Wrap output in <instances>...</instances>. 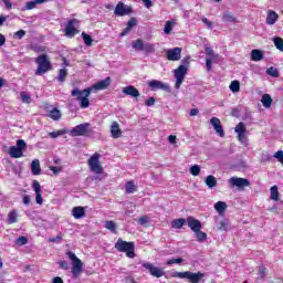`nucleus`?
I'll return each instance as SVG.
<instances>
[{"mask_svg":"<svg viewBox=\"0 0 283 283\" xmlns=\"http://www.w3.org/2000/svg\"><path fill=\"white\" fill-rule=\"evenodd\" d=\"M90 94H92V87H87L83 91L74 88L71 92V96H76V101L80 102V107H82V109H87V107H90Z\"/></svg>","mask_w":283,"mask_h":283,"instance_id":"obj_1","label":"nucleus"},{"mask_svg":"<svg viewBox=\"0 0 283 283\" xmlns=\"http://www.w3.org/2000/svg\"><path fill=\"white\" fill-rule=\"evenodd\" d=\"M116 251H119V253H126L127 258L134 259L136 258V244L134 242H127L123 239H118L115 243Z\"/></svg>","mask_w":283,"mask_h":283,"instance_id":"obj_2","label":"nucleus"},{"mask_svg":"<svg viewBox=\"0 0 283 283\" xmlns=\"http://www.w3.org/2000/svg\"><path fill=\"white\" fill-rule=\"evenodd\" d=\"M35 63L38 69L35 70V76H43V74H48L50 70H52V63L48 59V54H41L35 59Z\"/></svg>","mask_w":283,"mask_h":283,"instance_id":"obj_3","label":"nucleus"},{"mask_svg":"<svg viewBox=\"0 0 283 283\" xmlns=\"http://www.w3.org/2000/svg\"><path fill=\"white\" fill-rule=\"evenodd\" d=\"M171 277H179L180 280H189L190 283H199L202 277H205V273L202 272H190V271H186V272H172L171 273Z\"/></svg>","mask_w":283,"mask_h":283,"instance_id":"obj_4","label":"nucleus"},{"mask_svg":"<svg viewBox=\"0 0 283 283\" xmlns=\"http://www.w3.org/2000/svg\"><path fill=\"white\" fill-rule=\"evenodd\" d=\"M23 151H28V144L23 139H18L15 146L9 148L11 158H23Z\"/></svg>","mask_w":283,"mask_h":283,"instance_id":"obj_5","label":"nucleus"},{"mask_svg":"<svg viewBox=\"0 0 283 283\" xmlns=\"http://www.w3.org/2000/svg\"><path fill=\"white\" fill-rule=\"evenodd\" d=\"M66 255L71 260L73 265L72 268L73 277H78V275L83 273V261H81V259H78V256H76V254L72 251H69Z\"/></svg>","mask_w":283,"mask_h":283,"instance_id":"obj_6","label":"nucleus"},{"mask_svg":"<svg viewBox=\"0 0 283 283\" xmlns=\"http://www.w3.org/2000/svg\"><path fill=\"white\" fill-rule=\"evenodd\" d=\"M187 66H178L174 73H175V90H180V85H182V82L185 81V76H187Z\"/></svg>","mask_w":283,"mask_h":283,"instance_id":"obj_7","label":"nucleus"},{"mask_svg":"<svg viewBox=\"0 0 283 283\" xmlns=\"http://www.w3.org/2000/svg\"><path fill=\"white\" fill-rule=\"evenodd\" d=\"M101 158V155L94 154L88 159V167L93 174H103V167L101 166V161L98 159Z\"/></svg>","mask_w":283,"mask_h":283,"instance_id":"obj_8","label":"nucleus"},{"mask_svg":"<svg viewBox=\"0 0 283 283\" xmlns=\"http://www.w3.org/2000/svg\"><path fill=\"white\" fill-rule=\"evenodd\" d=\"M235 134H238V140L241 142V145H244L247 147V126L244 123L240 122L235 128H234Z\"/></svg>","mask_w":283,"mask_h":283,"instance_id":"obj_9","label":"nucleus"},{"mask_svg":"<svg viewBox=\"0 0 283 283\" xmlns=\"http://www.w3.org/2000/svg\"><path fill=\"white\" fill-rule=\"evenodd\" d=\"M229 185L231 187H238V189H244V187H251V181L247 178L231 177L229 179Z\"/></svg>","mask_w":283,"mask_h":283,"instance_id":"obj_10","label":"nucleus"},{"mask_svg":"<svg viewBox=\"0 0 283 283\" xmlns=\"http://www.w3.org/2000/svg\"><path fill=\"white\" fill-rule=\"evenodd\" d=\"M88 129H90V123L80 124L70 130V136L72 137L86 136Z\"/></svg>","mask_w":283,"mask_h":283,"instance_id":"obj_11","label":"nucleus"},{"mask_svg":"<svg viewBox=\"0 0 283 283\" xmlns=\"http://www.w3.org/2000/svg\"><path fill=\"white\" fill-rule=\"evenodd\" d=\"M127 14H132V7L126 6L123 2H118L114 10L115 17H127Z\"/></svg>","mask_w":283,"mask_h":283,"instance_id":"obj_12","label":"nucleus"},{"mask_svg":"<svg viewBox=\"0 0 283 283\" xmlns=\"http://www.w3.org/2000/svg\"><path fill=\"white\" fill-rule=\"evenodd\" d=\"M143 268L146 269L153 277H163V275H165V271H163V269L156 268L151 263H144Z\"/></svg>","mask_w":283,"mask_h":283,"instance_id":"obj_13","label":"nucleus"},{"mask_svg":"<svg viewBox=\"0 0 283 283\" xmlns=\"http://www.w3.org/2000/svg\"><path fill=\"white\" fill-rule=\"evenodd\" d=\"M148 87H150L153 92H156V90H163L164 92H169V84L163 83L158 80H153L148 82Z\"/></svg>","mask_w":283,"mask_h":283,"instance_id":"obj_14","label":"nucleus"},{"mask_svg":"<svg viewBox=\"0 0 283 283\" xmlns=\"http://www.w3.org/2000/svg\"><path fill=\"white\" fill-rule=\"evenodd\" d=\"M180 54H182V48H174L166 51L168 61H180Z\"/></svg>","mask_w":283,"mask_h":283,"instance_id":"obj_15","label":"nucleus"},{"mask_svg":"<svg viewBox=\"0 0 283 283\" xmlns=\"http://www.w3.org/2000/svg\"><path fill=\"white\" fill-rule=\"evenodd\" d=\"M75 23H78V21L76 19H72L67 22L66 27H65V34L66 36H76V34H78V31L76 29Z\"/></svg>","mask_w":283,"mask_h":283,"instance_id":"obj_16","label":"nucleus"},{"mask_svg":"<svg viewBox=\"0 0 283 283\" xmlns=\"http://www.w3.org/2000/svg\"><path fill=\"white\" fill-rule=\"evenodd\" d=\"M210 124L212 125L214 132L221 137L224 138V129L222 128V124L220 123V118L212 117L210 119Z\"/></svg>","mask_w":283,"mask_h":283,"instance_id":"obj_17","label":"nucleus"},{"mask_svg":"<svg viewBox=\"0 0 283 283\" xmlns=\"http://www.w3.org/2000/svg\"><path fill=\"white\" fill-rule=\"evenodd\" d=\"M187 223H188V227L191 229V231H193V233H196V231H200L202 229V223L200 222V220H198L193 217H188Z\"/></svg>","mask_w":283,"mask_h":283,"instance_id":"obj_18","label":"nucleus"},{"mask_svg":"<svg viewBox=\"0 0 283 283\" xmlns=\"http://www.w3.org/2000/svg\"><path fill=\"white\" fill-rule=\"evenodd\" d=\"M32 187L33 191L35 192L36 205H43V196L41 195V184L38 180H34Z\"/></svg>","mask_w":283,"mask_h":283,"instance_id":"obj_19","label":"nucleus"},{"mask_svg":"<svg viewBox=\"0 0 283 283\" xmlns=\"http://www.w3.org/2000/svg\"><path fill=\"white\" fill-rule=\"evenodd\" d=\"M109 85H112V77H106V78L95 83L93 85V87H91V88L96 90V91H103V90H107V87H109Z\"/></svg>","mask_w":283,"mask_h":283,"instance_id":"obj_20","label":"nucleus"},{"mask_svg":"<svg viewBox=\"0 0 283 283\" xmlns=\"http://www.w3.org/2000/svg\"><path fill=\"white\" fill-rule=\"evenodd\" d=\"M123 94H125L126 96H132L133 98H138V96H140V92L138 91V88L132 85L124 87Z\"/></svg>","mask_w":283,"mask_h":283,"instance_id":"obj_21","label":"nucleus"},{"mask_svg":"<svg viewBox=\"0 0 283 283\" xmlns=\"http://www.w3.org/2000/svg\"><path fill=\"white\" fill-rule=\"evenodd\" d=\"M277 19H280V15H277L275 11L269 10L265 23H268V25H275Z\"/></svg>","mask_w":283,"mask_h":283,"instance_id":"obj_22","label":"nucleus"},{"mask_svg":"<svg viewBox=\"0 0 283 283\" xmlns=\"http://www.w3.org/2000/svg\"><path fill=\"white\" fill-rule=\"evenodd\" d=\"M72 216L75 220H81V218H85V208L83 207H74L72 209Z\"/></svg>","mask_w":283,"mask_h":283,"instance_id":"obj_23","label":"nucleus"},{"mask_svg":"<svg viewBox=\"0 0 283 283\" xmlns=\"http://www.w3.org/2000/svg\"><path fill=\"white\" fill-rule=\"evenodd\" d=\"M264 59V52L259 49H254L251 51V61H262Z\"/></svg>","mask_w":283,"mask_h":283,"instance_id":"obj_24","label":"nucleus"},{"mask_svg":"<svg viewBox=\"0 0 283 283\" xmlns=\"http://www.w3.org/2000/svg\"><path fill=\"white\" fill-rule=\"evenodd\" d=\"M111 134H112L113 138H120V135L123 134V132L120 130V128L116 122L112 123Z\"/></svg>","mask_w":283,"mask_h":283,"instance_id":"obj_25","label":"nucleus"},{"mask_svg":"<svg viewBox=\"0 0 283 283\" xmlns=\"http://www.w3.org/2000/svg\"><path fill=\"white\" fill-rule=\"evenodd\" d=\"M31 171L33 176H39L41 174V163L39 161V159H34L31 163Z\"/></svg>","mask_w":283,"mask_h":283,"instance_id":"obj_26","label":"nucleus"},{"mask_svg":"<svg viewBox=\"0 0 283 283\" xmlns=\"http://www.w3.org/2000/svg\"><path fill=\"white\" fill-rule=\"evenodd\" d=\"M205 184L209 189H213V187H218V180L212 175H209L206 177Z\"/></svg>","mask_w":283,"mask_h":283,"instance_id":"obj_27","label":"nucleus"},{"mask_svg":"<svg viewBox=\"0 0 283 283\" xmlns=\"http://www.w3.org/2000/svg\"><path fill=\"white\" fill-rule=\"evenodd\" d=\"M206 55L208 56L207 59H211V61H220V55L216 54V52H213V49H211V46L206 48Z\"/></svg>","mask_w":283,"mask_h":283,"instance_id":"obj_28","label":"nucleus"},{"mask_svg":"<svg viewBox=\"0 0 283 283\" xmlns=\"http://www.w3.org/2000/svg\"><path fill=\"white\" fill-rule=\"evenodd\" d=\"M132 48L136 50V52H143L145 48V41H143L142 39H137L132 43Z\"/></svg>","mask_w":283,"mask_h":283,"instance_id":"obj_29","label":"nucleus"},{"mask_svg":"<svg viewBox=\"0 0 283 283\" xmlns=\"http://www.w3.org/2000/svg\"><path fill=\"white\" fill-rule=\"evenodd\" d=\"M45 1H48V0H33V1H29L25 4V10H34V8H36V6H41V3H45Z\"/></svg>","mask_w":283,"mask_h":283,"instance_id":"obj_30","label":"nucleus"},{"mask_svg":"<svg viewBox=\"0 0 283 283\" xmlns=\"http://www.w3.org/2000/svg\"><path fill=\"white\" fill-rule=\"evenodd\" d=\"M187 223V219H175L172 222H171V227L172 229H182V227H185V224Z\"/></svg>","mask_w":283,"mask_h":283,"instance_id":"obj_31","label":"nucleus"},{"mask_svg":"<svg viewBox=\"0 0 283 283\" xmlns=\"http://www.w3.org/2000/svg\"><path fill=\"white\" fill-rule=\"evenodd\" d=\"M49 118H52V120H60L61 119V111L59 108H53L48 114Z\"/></svg>","mask_w":283,"mask_h":283,"instance_id":"obj_32","label":"nucleus"},{"mask_svg":"<svg viewBox=\"0 0 283 283\" xmlns=\"http://www.w3.org/2000/svg\"><path fill=\"white\" fill-rule=\"evenodd\" d=\"M261 103H262L263 107L269 108V107H271V105L273 103V98H271V95L264 94L262 96Z\"/></svg>","mask_w":283,"mask_h":283,"instance_id":"obj_33","label":"nucleus"},{"mask_svg":"<svg viewBox=\"0 0 283 283\" xmlns=\"http://www.w3.org/2000/svg\"><path fill=\"white\" fill-rule=\"evenodd\" d=\"M143 52H145L146 54H154V52H156V46L151 43L144 42Z\"/></svg>","mask_w":283,"mask_h":283,"instance_id":"obj_34","label":"nucleus"},{"mask_svg":"<svg viewBox=\"0 0 283 283\" xmlns=\"http://www.w3.org/2000/svg\"><path fill=\"white\" fill-rule=\"evenodd\" d=\"M270 198L271 200H274L275 202H277V200H280V191H277V186H273L270 189Z\"/></svg>","mask_w":283,"mask_h":283,"instance_id":"obj_35","label":"nucleus"},{"mask_svg":"<svg viewBox=\"0 0 283 283\" xmlns=\"http://www.w3.org/2000/svg\"><path fill=\"white\" fill-rule=\"evenodd\" d=\"M222 21L226 23H235V17H233L232 12H224L222 17Z\"/></svg>","mask_w":283,"mask_h":283,"instance_id":"obj_36","label":"nucleus"},{"mask_svg":"<svg viewBox=\"0 0 283 283\" xmlns=\"http://www.w3.org/2000/svg\"><path fill=\"white\" fill-rule=\"evenodd\" d=\"M214 209H216V211H218V213H224V211H227V202L218 201L214 205Z\"/></svg>","mask_w":283,"mask_h":283,"instance_id":"obj_37","label":"nucleus"},{"mask_svg":"<svg viewBox=\"0 0 283 283\" xmlns=\"http://www.w3.org/2000/svg\"><path fill=\"white\" fill-rule=\"evenodd\" d=\"M65 78H67V69H62L59 71L56 81H59V83H65Z\"/></svg>","mask_w":283,"mask_h":283,"instance_id":"obj_38","label":"nucleus"},{"mask_svg":"<svg viewBox=\"0 0 283 283\" xmlns=\"http://www.w3.org/2000/svg\"><path fill=\"white\" fill-rule=\"evenodd\" d=\"M174 25H176V22L174 20L167 21L164 27L165 34H171V30H174Z\"/></svg>","mask_w":283,"mask_h":283,"instance_id":"obj_39","label":"nucleus"},{"mask_svg":"<svg viewBox=\"0 0 283 283\" xmlns=\"http://www.w3.org/2000/svg\"><path fill=\"white\" fill-rule=\"evenodd\" d=\"M105 229H107L111 233H116V222L108 220L105 221Z\"/></svg>","mask_w":283,"mask_h":283,"instance_id":"obj_40","label":"nucleus"},{"mask_svg":"<svg viewBox=\"0 0 283 283\" xmlns=\"http://www.w3.org/2000/svg\"><path fill=\"white\" fill-rule=\"evenodd\" d=\"M82 39H83L85 45H87V48L92 46V43H94V39H92V35H90L85 32H82Z\"/></svg>","mask_w":283,"mask_h":283,"instance_id":"obj_41","label":"nucleus"},{"mask_svg":"<svg viewBox=\"0 0 283 283\" xmlns=\"http://www.w3.org/2000/svg\"><path fill=\"white\" fill-rule=\"evenodd\" d=\"M136 191V185H134V181H127L125 186V192L126 193H134Z\"/></svg>","mask_w":283,"mask_h":283,"instance_id":"obj_42","label":"nucleus"},{"mask_svg":"<svg viewBox=\"0 0 283 283\" xmlns=\"http://www.w3.org/2000/svg\"><path fill=\"white\" fill-rule=\"evenodd\" d=\"M273 43L276 48V50H280V52H283V39L280 36H276L273 39Z\"/></svg>","mask_w":283,"mask_h":283,"instance_id":"obj_43","label":"nucleus"},{"mask_svg":"<svg viewBox=\"0 0 283 283\" xmlns=\"http://www.w3.org/2000/svg\"><path fill=\"white\" fill-rule=\"evenodd\" d=\"M217 229L219 231H227L229 229V221L228 220H222L217 224Z\"/></svg>","mask_w":283,"mask_h":283,"instance_id":"obj_44","label":"nucleus"},{"mask_svg":"<svg viewBox=\"0 0 283 283\" xmlns=\"http://www.w3.org/2000/svg\"><path fill=\"white\" fill-rule=\"evenodd\" d=\"M269 76H272L273 78H277L280 76V73L277 72V69L271 66L270 69L266 70L265 72Z\"/></svg>","mask_w":283,"mask_h":283,"instance_id":"obj_45","label":"nucleus"},{"mask_svg":"<svg viewBox=\"0 0 283 283\" xmlns=\"http://www.w3.org/2000/svg\"><path fill=\"white\" fill-rule=\"evenodd\" d=\"M195 235H196L198 242H205V240H207V233L202 232L201 230L196 231Z\"/></svg>","mask_w":283,"mask_h":283,"instance_id":"obj_46","label":"nucleus"},{"mask_svg":"<svg viewBox=\"0 0 283 283\" xmlns=\"http://www.w3.org/2000/svg\"><path fill=\"white\" fill-rule=\"evenodd\" d=\"M17 210H12L9 214H8V220H9V224H14L17 222Z\"/></svg>","mask_w":283,"mask_h":283,"instance_id":"obj_47","label":"nucleus"},{"mask_svg":"<svg viewBox=\"0 0 283 283\" xmlns=\"http://www.w3.org/2000/svg\"><path fill=\"white\" fill-rule=\"evenodd\" d=\"M64 134H67V130L60 129L57 132H51L49 133L50 138H59V136H63Z\"/></svg>","mask_w":283,"mask_h":283,"instance_id":"obj_48","label":"nucleus"},{"mask_svg":"<svg viewBox=\"0 0 283 283\" xmlns=\"http://www.w3.org/2000/svg\"><path fill=\"white\" fill-rule=\"evenodd\" d=\"M230 90L235 94L237 92H240V82L239 81H232L230 84Z\"/></svg>","mask_w":283,"mask_h":283,"instance_id":"obj_49","label":"nucleus"},{"mask_svg":"<svg viewBox=\"0 0 283 283\" xmlns=\"http://www.w3.org/2000/svg\"><path fill=\"white\" fill-rule=\"evenodd\" d=\"M30 49L32 50V52H36L38 54L41 52H45V46L39 44H33L30 46Z\"/></svg>","mask_w":283,"mask_h":283,"instance_id":"obj_50","label":"nucleus"},{"mask_svg":"<svg viewBox=\"0 0 283 283\" xmlns=\"http://www.w3.org/2000/svg\"><path fill=\"white\" fill-rule=\"evenodd\" d=\"M182 262H185V259L182 258H178V259H170L167 261V265L171 266V264H182Z\"/></svg>","mask_w":283,"mask_h":283,"instance_id":"obj_51","label":"nucleus"},{"mask_svg":"<svg viewBox=\"0 0 283 283\" xmlns=\"http://www.w3.org/2000/svg\"><path fill=\"white\" fill-rule=\"evenodd\" d=\"M15 244H18V247H23V245L28 244V237H19L15 240Z\"/></svg>","mask_w":283,"mask_h":283,"instance_id":"obj_52","label":"nucleus"},{"mask_svg":"<svg viewBox=\"0 0 283 283\" xmlns=\"http://www.w3.org/2000/svg\"><path fill=\"white\" fill-rule=\"evenodd\" d=\"M258 273H259L260 277L262 280H264V277H266L268 270L264 265H260L259 270H258Z\"/></svg>","mask_w":283,"mask_h":283,"instance_id":"obj_53","label":"nucleus"},{"mask_svg":"<svg viewBox=\"0 0 283 283\" xmlns=\"http://www.w3.org/2000/svg\"><path fill=\"white\" fill-rule=\"evenodd\" d=\"M190 174L192 176H200V166H198V165L191 166Z\"/></svg>","mask_w":283,"mask_h":283,"instance_id":"obj_54","label":"nucleus"},{"mask_svg":"<svg viewBox=\"0 0 283 283\" xmlns=\"http://www.w3.org/2000/svg\"><path fill=\"white\" fill-rule=\"evenodd\" d=\"M25 36V30H19L13 34V39L21 40Z\"/></svg>","mask_w":283,"mask_h":283,"instance_id":"obj_55","label":"nucleus"},{"mask_svg":"<svg viewBox=\"0 0 283 283\" xmlns=\"http://www.w3.org/2000/svg\"><path fill=\"white\" fill-rule=\"evenodd\" d=\"M202 23L207 25L208 30H213V22L209 21L207 18H201Z\"/></svg>","mask_w":283,"mask_h":283,"instance_id":"obj_56","label":"nucleus"},{"mask_svg":"<svg viewBox=\"0 0 283 283\" xmlns=\"http://www.w3.org/2000/svg\"><path fill=\"white\" fill-rule=\"evenodd\" d=\"M145 105L146 107H154V105H156V98L149 97L148 99H146Z\"/></svg>","mask_w":283,"mask_h":283,"instance_id":"obj_57","label":"nucleus"},{"mask_svg":"<svg viewBox=\"0 0 283 283\" xmlns=\"http://www.w3.org/2000/svg\"><path fill=\"white\" fill-rule=\"evenodd\" d=\"M57 264L60 269H63V271H67V269H70V264H67V261H59Z\"/></svg>","mask_w":283,"mask_h":283,"instance_id":"obj_58","label":"nucleus"},{"mask_svg":"<svg viewBox=\"0 0 283 283\" xmlns=\"http://www.w3.org/2000/svg\"><path fill=\"white\" fill-rule=\"evenodd\" d=\"M189 59H191V56L184 57V59L181 60V65H179V66H184V67H186L187 70H189Z\"/></svg>","mask_w":283,"mask_h":283,"instance_id":"obj_59","label":"nucleus"},{"mask_svg":"<svg viewBox=\"0 0 283 283\" xmlns=\"http://www.w3.org/2000/svg\"><path fill=\"white\" fill-rule=\"evenodd\" d=\"M274 158H277L279 163H282V165H283V151L282 150H277L274 154Z\"/></svg>","mask_w":283,"mask_h":283,"instance_id":"obj_60","label":"nucleus"},{"mask_svg":"<svg viewBox=\"0 0 283 283\" xmlns=\"http://www.w3.org/2000/svg\"><path fill=\"white\" fill-rule=\"evenodd\" d=\"M137 21L136 18H130L129 21L127 22V28L132 30L136 25Z\"/></svg>","mask_w":283,"mask_h":283,"instance_id":"obj_61","label":"nucleus"},{"mask_svg":"<svg viewBox=\"0 0 283 283\" xmlns=\"http://www.w3.org/2000/svg\"><path fill=\"white\" fill-rule=\"evenodd\" d=\"M213 65V60L211 59H206V67H207V72H209L211 70Z\"/></svg>","mask_w":283,"mask_h":283,"instance_id":"obj_62","label":"nucleus"},{"mask_svg":"<svg viewBox=\"0 0 283 283\" xmlns=\"http://www.w3.org/2000/svg\"><path fill=\"white\" fill-rule=\"evenodd\" d=\"M147 222H149V217H142L138 220V224H142V226L147 224Z\"/></svg>","mask_w":283,"mask_h":283,"instance_id":"obj_63","label":"nucleus"},{"mask_svg":"<svg viewBox=\"0 0 283 283\" xmlns=\"http://www.w3.org/2000/svg\"><path fill=\"white\" fill-rule=\"evenodd\" d=\"M22 103H30V95L21 93Z\"/></svg>","mask_w":283,"mask_h":283,"instance_id":"obj_64","label":"nucleus"}]
</instances>
